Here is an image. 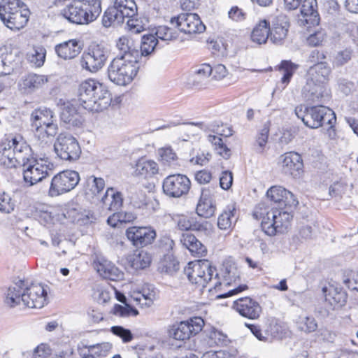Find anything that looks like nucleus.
Segmentation results:
<instances>
[{
    "mask_svg": "<svg viewBox=\"0 0 358 358\" xmlns=\"http://www.w3.org/2000/svg\"><path fill=\"white\" fill-rule=\"evenodd\" d=\"M326 32L323 29H319L310 34L306 39V42L310 46H318L322 45L326 38Z\"/></svg>",
    "mask_w": 358,
    "mask_h": 358,
    "instance_id": "nucleus-56",
    "label": "nucleus"
},
{
    "mask_svg": "<svg viewBox=\"0 0 358 358\" xmlns=\"http://www.w3.org/2000/svg\"><path fill=\"white\" fill-rule=\"evenodd\" d=\"M189 282L195 284L204 292H217L221 285L217 278L218 274L208 260L203 259L188 263L184 270Z\"/></svg>",
    "mask_w": 358,
    "mask_h": 358,
    "instance_id": "nucleus-4",
    "label": "nucleus"
},
{
    "mask_svg": "<svg viewBox=\"0 0 358 358\" xmlns=\"http://www.w3.org/2000/svg\"><path fill=\"white\" fill-rule=\"evenodd\" d=\"M293 209H271L258 206L253 212V217L261 220L262 230L268 236L282 234L288 230L293 219Z\"/></svg>",
    "mask_w": 358,
    "mask_h": 358,
    "instance_id": "nucleus-3",
    "label": "nucleus"
},
{
    "mask_svg": "<svg viewBox=\"0 0 358 358\" xmlns=\"http://www.w3.org/2000/svg\"><path fill=\"white\" fill-rule=\"evenodd\" d=\"M15 141L13 145L15 155V168L17 166H22L23 169L29 164L35 157H33L32 150L30 146L20 137L13 138Z\"/></svg>",
    "mask_w": 358,
    "mask_h": 358,
    "instance_id": "nucleus-23",
    "label": "nucleus"
},
{
    "mask_svg": "<svg viewBox=\"0 0 358 358\" xmlns=\"http://www.w3.org/2000/svg\"><path fill=\"white\" fill-rule=\"evenodd\" d=\"M69 217L73 219V222L79 224H87L94 220L93 213L88 210H71L68 212Z\"/></svg>",
    "mask_w": 358,
    "mask_h": 358,
    "instance_id": "nucleus-50",
    "label": "nucleus"
},
{
    "mask_svg": "<svg viewBox=\"0 0 358 358\" xmlns=\"http://www.w3.org/2000/svg\"><path fill=\"white\" fill-rule=\"evenodd\" d=\"M351 59V52L348 50H344L338 52L334 59V64L336 66H343Z\"/></svg>",
    "mask_w": 358,
    "mask_h": 358,
    "instance_id": "nucleus-63",
    "label": "nucleus"
},
{
    "mask_svg": "<svg viewBox=\"0 0 358 358\" xmlns=\"http://www.w3.org/2000/svg\"><path fill=\"white\" fill-rule=\"evenodd\" d=\"M325 301L333 308L343 306L346 302V294L333 285L322 287Z\"/></svg>",
    "mask_w": 358,
    "mask_h": 358,
    "instance_id": "nucleus-32",
    "label": "nucleus"
},
{
    "mask_svg": "<svg viewBox=\"0 0 358 358\" xmlns=\"http://www.w3.org/2000/svg\"><path fill=\"white\" fill-rule=\"evenodd\" d=\"M83 45L78 39H71L55 46V52L58 57L64 59H71L77 57L81 52Z\"/></svg>",
    "mask_w": 358,
    "mask_h": 358,
    "instance_id": "nucleus-27",
    "label": "nucleus"
},
{
    "mask_svg": "<svg viewBox=\"0 0 358 358\" xmlns=\"http://www.w3.org/2000/svg\"><path fill=\"white\" fill-rule=\"evenodd\" d=\"M131 203L135 208H141L147 203V197L145 193L139 192L133 194L131 197Z\"/></svg>",
    "mask_w": 358,
    "mask_h": 358,
    "instance_id": "nucleus-64",
    "label": "nucleus"
},
{
    "mask_svg": "<svg viewBox=\"0 0 358 358\" xmlns=\"http://www.w3.org/2000/svg\"><path fill=\"white\" fill-rule=\"evenodd\" d=\"M204 325L203 320L200 317H194L179 324H173L168 330V335L178 341H185L199 334Z\"/></svg>",
    "mask_w": 358,
    "mask_h": 358,
    "instance_id": "nucleus-12",
    "label": "nucleus"
},
{
    "mask_svg": "<svg viewBox=\"0 0 358 358\" xmlns=\"http://www.w3.org/2000/svg\"><path fill=\"white\" fill-rule=\"evenodd\" d=\"M24 283L20 280L10 286L5 293L4 303L9 307H15L22 303Z\"/></svg>",
    "mask_w": 358,
    "mask_h": 358,
    "instance_id": "nucleus-34",
    "label": "nucleus"
},
{
    "mask_svg": "<svg viewBox=\"0 0 358 358\" xmlns=\"http://www.w3.org/2000/svg\"><path fill=\"white\" fill-rule=\"evenodd\" d=\"M48 82V78L45 75L29 73L22 78L19 87L23 93L31 94L43 89Z\"/></svg>",
    "mask_w": 358,
    "mask_h": 358,
    "instance_id": "nucleus-25",
    "label": "nucleus"
},
{
    "mask_svg": "<svg viewBox=\"0 0 358 358\" xmlns=\"http://www.w3.org/2000/svg\"><path fill=\"white\" fill-rule=\"evenodd\" d=\"M347 185L343 182H335L329 187V193L332 197L341 196L345 194Z\"/></svg>",
    "mask_w": 358,
    "mask_h": 358,
    "instance_id": "nucleus-61",
    "label": "nucleus"
},
{
    "mask_svg": "<svg viewBox=\"0 0 358 358\" xmlns=\"http://www.w3.org/2000/svg\"><path fill=\"white\" fill-rule=\"evenodd\" d=\"M101 13L100 0L73 1L60 10V15L69 22L88 24L97 19Z\"/></svg>",
    "mask_w": 358,
    "mask_h": 358,
    "instance_id": "nucleus-5",
    "label": "nucleus"
},
{
    "mask_svg": "<svg viewBox=\"0 0 358 358\" xmlns=\"http://www.w3.org/2000/svg\"><path fill=\"white\" fill-rule=\"evenodd\" d=\"M94 267L103 278L118 280L123 278V273L111 262L104 258H97L94 261Z\"/></svg>",
    "mask_w": 358,
    "mask_h": 358,
    "instance_id": "nucleus-26",
    "label": "nucleus"
},
{
    "mask_svg": "<svg viewBox=\"0 0 358 358\" xmlns=\"http://www.w3.org/2000/svg\"><path fill=\"white\" fill-rule=\"evenodd\" d=\"M138 62L129 59L127 56L114 58L108 67L109 80L117 85H127L137 74Z\"/></svg>",
    "mask_w": 358,
    "mask_h": 358,
    "instance_id": "nucleus-6",
    "label": "nucleus"
},
{
    "mask_svg": "<svg viewBox=\"0 0 358 358\" xmlns=\"http://www.w3.org/2000/svg\"><path fill=\"white\" fill-rule=\"evenodd\" d=\"M113 313L114 315L120 317H128L131 314L134 315L138 314L137 310L132 308L127 303L125 306L115 304L113 307Z\"/></svg>",
    "mask_w": 358,
    "mask_h": 358,
    "instance_id": "nucleus-58",
    "label": "nucleus"
},
{
    "mask_svg": "<svg viewBox=\"0 0 358 358\" xmlns=\"http://www.w3.org/2000/svg\"><path fill=\"white\" fill-rule=\"evenodd\" d=\"M170 22L180 32L187 34H200L206 29V26L196 13H181L176 17H172Z\"/></svg>",
    "mask_w": 358,
    "mask_h": 358,
    "instance_id": "nucleus-15",
    "label": "nucleus"
},
{
    "mask_svg": "<svg viewBox=\"0 0 358 358\" xmlns=\"http://www.w3.org/2000/svg\"><path fill=\"white\" fill-rule=\"evenodd\" d=\"M270 36V23L266 20H261L252 30L251 38L252 41L265 43Z\"/></svg>",
    "mask_w": 358,
    "mask_h": 358,
    "instance_id": "nucleus-42",
    "label": "nucleus"
},
{
    "mask_svg": "<svg viewBox=\"0 0 358 358\" xmlns=\"http://www.w3.org/2000/svg\"><path fill=\"white\" fill-rule=\"evenodd\" d=\"M15 202L10 195L0 191V213L9 214L14 210Z\"/></svg>",
    "mask_w": 358,
    "mask_h": 358,
    "instance_id": "nucleus-55",
    "label": "nucleus"
},
{
    "mask_svg": "<svg viewBox=\"0 0 358 358\" xmlns=\"http://www.w3.org/2000/svg\"><path fill=\"white\" fill-rule=\"evenodd\" d=\"M126 236L134 245L143 247L154 241L156 231L151 227L134 226L126 230Z\"/></svg>",
    "mask_w": 358,
    "mask_h": 358,
    "instance_id": "nucleus-19",
    "label": "nucleus"
},
{
    "mask_svg": "<svg viewBox=\"0 0 358 358\" xmlns=\"http://www.w3.org/2000/svg\"><path fill=\"white\" fill-rule=\"evenodd\" d=\"M54 150L57 155L66 161H76L81 154L77 139L69 134H60L55 143Z\"/></svg>",
    "mask_w": 358,
    "mask_h": 358,
    "instance_id": "nucleus-11",
    "label": "nucleus"
},
{
    "mask_svg": "<svg viewBox=\"0 0 358 358\" xmlns=\"http://www.w3.org/2000/svg\"><path fill=\"white\" fill-rule=\"evenodd\" d=\"M21 4L20 0H0V20H5L7 16L16 12Z\"/></svg>",
    "mask_w": 358,
    "mask_h": 358,
    "instance_id": "nucleus-47",
    "label": "nucleus"
},
{
    "mask_svg": "<svg viewBox=\"0 0 358 358\" xmlns=\"http://www.w3.org/2000/svg\"><path fill=\"white\" fill-rule=\"evenodd\" d=\"M268 129L264 127L262 129H261L259 134L257 135L256 143L258 146L257 148L258 152H262L265 145H266L268 138Z\"/></svg>",
    "mask_w": 358,
    "mask_h": 358,
    "instance_id": "nucleus-62",
    "label": "nucleus"
},
{
    "mask_svg": "<svg viewBox=\"0 0 358 358\" xmlns=\"http://www.w3.org/2000/svg\"><path fill=\"white\" fill-rule=\"evenodd\" d=\"M47 293L41 284H31L24 287L22 304L31 308H41L46 302Z\"/></svg>",
    "mask_w": 358,
    "mask_h": 358,
    "instance_id": "nucleus-16",
    "label": "nucleus"
},
{
    "mask_svg": "<svg viewBox=\"0 0 358 358\" xmlns=\"http://www.w3.org/2000/svg\"><path fill=\"white\" fill-rule=\"evenodd\" d=\"M19 58L16 52L0 49V76L10 74L15 67Z\"/></svg>",
    "mask_w": 358,
    "mask_h": 358,
    "instance_id": "nucleus-35",
    "label": "nucleus"
},
{
    "mask_svg": "<svg viewBox=\"0 0 358 358\" xmlns=\"http://www.w3.org/2000/svg\"><path fill=\"white\" fill-rule=\"evenodd\" d=\"M157 39L165 41L175 40L178 36V31L167 26H159L156 28L155 36Z\"/></svg>",
    "mask_w": 358,
    "mask_h": 358,
    "instance_id": "nucleus-54",
    "label": "nucleus"
},
{
    "mask_svg": "<svg viewBox=\"0 0 358 358\" xmlns=\"http://www.w3.org/2000/svg\"><path fill=\"white\" fill-rule=\"evenodd\" d=\"M236 209L234 206H228L217 219V226L222 230H227L231 228L233 224L236 222Z\"/></svg>",
    "mask_w": 358,
    "mask_h": 358,
    "instance_id": "nucleus-43",
    "label": "nucleus"
},
{
    "mask_svg": "<svg viewBox=\"0 0 358 358\" xmlns=\"http://www.w3.org/2000/svg\"><path fill=\"white\" fill-rule=\"evenodd\" d=\"M233 308L242 317L250 320L258 319L262 311L260 304L256 300L248 296L239 298L234 301Z\"/></svg>",
    "mask_w": 358,
    "mask_h": 358,
    "instance_id": "nucleus-18",
    "label": "nucleus"
},
{
    "mask_svg": "<svg viewBox=\"0 0 358 358\" xmlns=\"http://www.w3.org/2000/svg\"><path fill=\"white\" fill-rule=\"evenodd\" d=\"M52 169L53 164L48 158H35L23 169L24 181L29 186L37 184L48 176Z\"/></svg>",
    "mask_w": 358,
    "mask_h": 358,
    "instance_id": "nucleus-9",
    "label": "nucleus"
},
{
    "mask_svg": "<svg viewBox=\"0 0 358 358\" xmlns=\"http://www.w3.org/2000/svg\"><path fill=\"white\" fill-rule=\"evenodd\" d=\"M158 155L160 162L169 166H175L178 164V156L173 149L171 146H165L158 149Z\"/></svg>",
    "mask_w": 358,
    "mask_h": 358,
    "instance_id": "nucleus-46",
    "label": "nucleus"
},
{
    "mask_svg": "<svg viewBox=\"0 0 358 358\" xmlns=\"http://www.w3.org/2000/svg\"><path fill=\"white\" fill-rule=\"evenodd\" d=\"M116 46L121 52L120 57H127L132 60L139 61V51L133 47V41L129 37L123 36L117 41Z\"/></svg>",
    "mask_w": 358,
    "mask_h": 358,
    "instance_id": "nucleus-40",
    "label": "nucleus"
},
{
    "mask_svg": "<svg viewBox=\"0 0 358 358\" xmlns=\"http://www.w3.org/2000/svg\"><path fill=\"white\" fill-rule=\"evenodd\" d=\"M279 163L282 173L285 175L298 178L303 172V160L297 152H287L280 155Z\"/></svg>",
    "mask_w": 358,
    "mask_h": 358,
    "instance_id": "nucleus-17",
    "label": "nucleus"
},
{
    "mask_svg": "<svg viewBox=\"0 0 358 358\" xmlns=\"http://www.w3.org/2000/svg\"><path fill=\"white\" fill-rule=\"evenodd\" d=\"M61 120L68 127L80 128L83 126L84 118L71 104H65L60 114Z\"/></svg>",
    "mask_w": 358,
    "mask_h": 358,
    "instance_id": "nucleus-28",
    "label": "nucleus"
},
{
    "mask_svg": "<svg viewBox=\"0 0 358 358\" xmlns=\"http://www.w3.org/2000/svg\"><path fill=\"white\" fill-rule=\"evenodd\" d=\"M131 297L141 307H150L157 299V294L152 285H145L140 290L134 291Z\"/></svg>",
    "mask_w": 358,
    "mask_h": 358,
    "instance_id": "nucleus-29",
    "label": "nucleus"
},
{
    "mask_svg": "<svg viewBox=\"0 0 358 358\" xmlns=\"http://www.w3.org/2000/svg\"><path fill=\"white\" fill-rule=\"evenodd\" d=\"M298 22L301 26H314L320 22L317 0H302Z\"/></svg>",
    "mask_w": 358,
    "mask_h": 358,
    "instance_id": "nucleus-21",
    "label": "nucleus"
},
{
    "mask_svg": "<svg viewBox=\"0 0 358 358\" xmlns=\"http://www.w3.org/2000/svg\"><path fill=\"white\" fill-rule=\"evenodd\" d=\"M124 21L118 15L113 6L108 8L105 12L102 17V24L105 27H110L111 26L118 25L123 23Z\"/></svg>",
    "mask_w": 358,
    "mask_h": 358,
    "instance_id": "nucleus-52",
    "label": "nucleus"
},
{
    "mask_svg": "<svg viewBox=\"0 0 358 358\" xmlns=\"http://www.w3.org/2000/svg\"><path fill=\"white\" fill-rule=\"evenodd\" d=\"M101 201L109 210L116 211L122 206V194L121 192L115 191L114 188L109 187L102 197Z\"/></svg>",
    "mask_w": 358,
    "mask_h": 358,
    "instance_id": "nucleus-38",
    "label": "nucleus"
},
{
    "mask_svg": "<svg viewBox=\"0 0 358 358\" xmlns=\"http://www.w3.org/2000/svg\"><path fill=\"white\" fill-rule=\"evenodd\" d=\"M127 24L129 30L134 34L143 31L148 26L146 23H143L142 20L134 17L129 18Z\"/></svg>",
    "mask_w": 358,
    "mask_h": 358,
    "instance_id": "nucleus-60",
    "label": "nucleus"
},
{
    "mask_svg": "<svg viewBox=\"0 0 358 358\" xmlns=\"http://www.w3.org/2000/svg\"><path fill=\"white\" fill-rule=\"evenodd\" d=\"M215 205L208 190L202 189L196 211L199 216L209 218L214 215Z\"/></svg>",
    "mask_w": 358,
    "mask_h": 358,
    "instance_id": "nucleus-33",
    "label": "nucleus"
},
{
    "mask_svg": "<svg viewBox=\"0 0 358 358\" xmlns=\"http://www.w3.org/2000/svg\"><path fill=\"white\" fill-rule=\"evenodd\" d=\"M29 18V10L27 9L20 10L19 8L16 12L7 16L5 20L1 22L8 29L13 31H17L27 24Z\"/></svg>",
    "mask_w": 358,
    "mask_h": 358,
    "instance_id": "nucleus-31",
    "label": "nucleus"
},
{
    "mask_svg": "<svg viewBox=\"0 0 358 358\" xmlns=\"http://www.w3.org/2000/svg\"><path fill=\"white\" fill-rule=\"evenodd\" d=\"M108 57V51L104 47L92 44L83 52L81 66L86 71L96 73L103 68Z\"/></svg>",
    "mask_w": 358,
    "mask_h": 358,
    "instance_id": "nucleus-13",
    "label": "nucleus"
},
{
    "mask_svg": "<svg viewBox=\"0 0 358 358\" xmlns=\"http://www.w3.org/2000/svg\"><path fill=\"white\" fill-rule=\"evenodd\" d=\"M134 169L135 176H141L145 178H152L159 171V165L155 161L144 158L137 160Z\"/></svg>",
    "mask_w": 358,
    "mask_h": 358,
    "instance_id": "nucleus-30",
    "label": "nucleus"
},
{
    "mask_svg": "<svg viewBox=\"0 0 358 358\" xmlns=\"http://www.w3.org/2000/svg\"><path fill=\"white\" fill-rule=\"evenodd\" d=\"M331 73V69L327 63L317 64L309 68L306 83L302 89V96L306 101L316 103L328 99L326 84Z\"/></svg>",
    "mask_w": 358,
    "mask_h": 358,
    "instance_id": "nucleus-2",
    "label": "nucleus"
},
{
    "mask_svg": "<svg viewBox=\"0 0 358 358\" xmlns=\"http://www.w3.org/2000/svg\"><path fill=\"white\" fill-rule=\"evenodd\" d=\"M209 225L207 222L201 223L197 222L193 217H182L178 221V227L182 231H202L207 230V226Z\"/></svg>",
    "mask_w": 358,
    "mask_h": 358,
    "instance_id": "nucleus-44",
    "label": "nucleus"
},
{
    "mask_svg": "<svg viewBox=\"0 0 358 358\" xmlns=\"http://www.w3.org/2000/svg\"><path fill=\"white\" fill-rule=\"evenodd\" d=\"M212 71V67L208 64L199 65L189 76L187 84L198 89L206 88Z\"/></svg>",
    "mask_w": 358,
    "mask_h": 358,
    "instance_id": "nucleus-24",
    "label": "nucleus"
},
{
    "mask_svg": "<svg viewBox=\"0 0 358 358\" xmlns=\"http://www.w3.org/2000/svg\"><path fill=\"white\" fill-rule=\"evenodd\" d=\"M299 65L287 60L282 61L279 66V71L282 73L281 81L285 85H287Z\"/></svg>",
    "mask_w": 358,
    "mask_h": 358,
    "instance_id": "nucleus-51",
    "label": "nucleus"
},
{
    "mask_svg": "<svg viewBox=\"0 0 358 358\" xmlns=\"http://www.w3.org/2000/svg\"><path fill=\"white\" fill-rule=\"evenodd\" d=\"M79 180V174L75 171H60L52 178L48 194L53 197L69 192L76 187Z\"/></svg>",
    "mask_w": 358,
    "mask_h": 358,
    "instance_id": "nucleus-10",
    "label": "nucleus"
},
{
    "mask_svg": "<svg viewBox=\"0 0 358 358\" xmlns=\"http://www.w3.org/2000/svg\"><path fill=\"white\" fill-rule=\"evenodd\" d=\"M31 126L38 135L45 134L47 136H54L57 133L58 127L53 112L47 108L34 110L31 114Z\"/></svg>",
    "mask_w": 358,
    "mask_h": 358,
    "instance_id": "nucleus-8",
    "label": "nucleus"
},
{
    "mask_svg": "<svg viewBox=\"0 0 358 358\" xmlns=\"http://www.w3.org/2000/svg\"><path fill=\"white\" fill-rule=\"evenodd\" d=\"M129 266L135 269H144L148 267L152 262L150 255L143 250H136L127 257Z\"/></svg>",
    "mask_w": 358,
    "mask_h": 358,
    "instance_id": "nucleus-36",
    "label": "nucleus"
},
{
    "mask_svg": "<svg viewBox=\"0 0 358 358\" xmlns=\"http://www.w3.org/2000/svg\"><path fill=\"white\" fill-rule=\"evenodd\" d=\"M180 241L194 255H203L206 252L205 247L193 234H183Z\"/></svg>",
    "mask_w": 358,
    "mask_h": 358,
    "instance_id": "nucleus-41",
    "label": "nucleus"
},
{
    "mask_svg": "<svg viewBox=\"0 0 358 358\" xmlns=\"http://www.w3.org/2000/svg\"><path fill=\"white\" fill-rule=\"evenodd\" d=\"M289 27V22L285 15L280 14L272 20L270 27V39L275 44H281L286 38Z\"/></svg>",
    "mask_w": 358,
    "mask_h": 358,
    "instance_id": "nucleus-22",
    "label": "nucleus"
},
{
    "mask_svg": "<svg viewBox=\"0 0 358 358\" xmlns=\"http://www.w3.org/2000/svg\"><path fill=\"white\" fill-rule=\"evenodd\" d=\"M190 187V180L183 174L168 176L164 179L162 184L164 193L171 198H180L187 194Z\"/></svg>",
    "mask_w": 358,
    "mask_h": 358,
    "instance_id": "nucleus-14",
    "label": "nucleus"
},
{
    "mask_svg": "<svg viewBox=\"0 0 358 358\" xmlns=\"http://www.w3.org/2000/svg\"><path fill=\"white\" fill-rule=\"evenodd\" d=\"M157 44V38L152 34L144 35L142 37L140 50L139 59L143 57H147L151 55Z\"/></svg>",
    "mask_w": 358,
    "mask_h": 358,
    "instance_id": "nucleus-45",
    "label": "nucleus"
},
{
    "mask_svg": "<svg viewBox=\"0 0 358 358\" xmlns=\"http://www.w3.org/2000/svg\"><path fill=\"white\" fill-rule=\"evenodd\" d=\"M266 196L271 201L280 207L284 206L285 208H294L298 204L294 195L280 185L271 187L266 192Z\"/></svg>",
    "mask_w": 358,
    "mask_h": 358,
    "instance_id": "nucleus-20",
    "label": "nucleus"
},
{
    "mask_svg": "<svg viewBox=\"0 0 358 358\" xmlns=\"http://www.w3.org/2000/svg\"><path fill=\"white\" fill-rule=\"evenodd\" d=\"M15 141H9L0 145V165L7 169L15 168L13 145Z\"/></svg>",
    "mask_w": 358,
    "mask_h": 358,
    "instance_id": "nucleus-37",
    "label": "nucleus"
},
{
    "mask_svg": "<svg viewBox=\"0 0 358 358\" xmlns=\"http://www.w3.org/2000/svg\"><path fill=\"white\" fill-rule=\"evenodd\" d=\"M111 94L107 87L94 79L82 82L78 89V103L84 109L100 112L111 103Z\"/></svg>",
    "mask_w": 358,
    "mask_h": 358,
    "instance_id": "nucleus-1",
    "label": "nucleus"
},
{
    "mask_svg": "<svg viewBox=\"0 0 358 358\" xmlns=\"http://www.w3.org/2000/svg\"><path fill=\"white\" fill-rule=\"evenodd\" d=\"M294 113L304 124L311 129H317L324 124L332 125L336 122L334 112L328 107L317 106L306 107L297 106Z\"/></svg>",
    "mask_w": 358,
    "mask_h": 358,
    "instance_id": "nucleus-7",
    "label": "nucleus"
},
{
    "mask_svg": "<svg viewBox=\"0 0 358 358\" xmlns=\"http://www.w3.org/2000/svg\"><path fill=\"white\" fill-rule=\"evenodd\" d=\"M113 7L123 21L125 18L134 17L137 13V6L134 0H115Z\"/></svg>",
    "mask_w": 358,
    "mask_h": 358,
    "instance_id": "nucleus-39",
    "label": "nucleus"
},
{
    "mask_svg": "<svg viewBox=\"0 0 358 358\" xmlns=\"http://www.w3.org/2000/svg\"><path fill=\"white\" fill-rule=\"evenodd\" d=\"M110 331L115 336L120 337L124 343L130 342L133 339V335L129 329L122 326H113Z\"/></svg>",
    "mask_w": 358,
    "mask_h": 358,
    "instance_id": "nucleus-57",
    "label": "nucleus"
},
{
    "mask_svg": "<svg viewBox=\"0 0 358 358\" xmlns=\"http://www.w3.org/2000/svg\"><path fill=\"white\" fill-rule=\"evenodd\" d=\"M46 50L43 46L34 47L27 55L28 61L36 67L43 65Z\"/></svg>",
    "mask_w": 358,
    "mask_h": 358,
    "instance_id": "nucleus-49",
    "label": "nucleus"
},
{
    "mask_svg": "<svg viewBox=\"0 0 358 358\" xmlns=\"http://www.w3.org/2000/svg\"><path fill=\"white\" fill-rule=\"evenodd\" d=\"M207 140L212 144L217 154L224 159H229L231 156V150L227 148L220 136L209 134Z\"/></svg>",
    "mask_w": 358,
    "mask_h": 358,
    "instance_id": "nucleus-48",
    "label": "nucleus"
},
{
    "mask_svg": "<svg viewBox=\"0 0 358 358\" xmlns=\"http://www.w3.org/2000/svg\"><path fill=\"white\" fill-rule=\"evenodd\" d=\"M296 324L300 331L307 334L314 332L317 329V323L312 316H299Z\"/></svg>",
    "mask_w": 358,
    "mask_h": 358,
    "instance_id": "nucleus-53",
    "label": "nucleus"
},
{
    "mask_svg": "<svg viewBox=\"0 0 358 358\" xmlns=\"http://www.w3.org/2000/svg\"><path fill=\"white\" fill-rule=\"evenodd\" d=\"M343 283L349 289L358 292V273L349 271L343 278Z\"/></svg>",
    "mask_w": 358,
    "mask_h": 358,
    "instance_id": "nucleus-59",
    "label": "nucleus"
}]
</instances>
